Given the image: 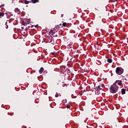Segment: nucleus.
<instances>
[{
	"label": "nucleus",
	"mask_w": 128,
	"mask_h": 128,
	"mask_svg": "<svg viewBox=\"0 0 128 128\" xmlns=\"http://www.w3.org/2000/svg\"><path fill=\"white\" fill-rule=\"evenodd\" d=\"M118 85H116V83H114L110 87V92L112 94H116V92H118Z\"/></svg>",
	"instance_id": "obj_1"
},
{
	"label": "nucleus",
	"mask_w": 128,
	"mask_h": 128,
	"mask_svg": "<svg viewBox=\"0 0 128 128\" xmlns=\"http://www.w3.org/2000/svg\"><path fill=\"white\" fill-rule=\"evenodd\" d=\"M116 74L120 76V74H124V69L122 68V67H117L116 70Z\"/></svg>",
	"instance_id": "obj_2"
},
{
	"label": "nucleus",
	"mask_w": 128,
	"mask_h": 128,
	"mask_svg": "<svg viewBox=\"0 0 128 128\" xmlns=\"http://www.w3.org/2000/svg\"><path fill=\"white\" fill-rule=\"evenodd\" d=\"M62 28V24H60V25H57L56 26L55 30H60Z\"/></svg>",
	"instance_id": "obj_3"
},
{
	"label": "nucleus",
	"mask_w": 128,
	"mask_h": 128,
	"mask_svg": "<svg viewBox=\"0 0 128 128\" xmlns=\"http://www.w3.org/2000/svg\"><path fill=\"white\" fill-rule=\"evenodd\" d=\"M114 84H118V86H122V80H116V82H114Z\"/></svg>",
	"instance_id": "obj_4"
},
{
	"label": "nucleus",
	"mask_w": 128,
	"mask_h": 128,
	"mask_svg": "<svg viewBox=\"0 0 128 128\" xmlns=\"http://www.w3.org/2000/svg\"><path fill=\"white\" fill-rule=\"evenodd\" d=\"M14 12H16L18 14H20V10L18 8H16Z\"/></svg>",
	"instance_id": "obj_5"
},
{
	"label": "nucleus",
	"mask_w": 128,
	"mask_h": 128,
	"mask_svg": "<svg viewBox=\"0 0 128 128\" xmlns=\"http://www.w3.org/2000/svg\"><path fill=\"white\" fill-rule=\"evenodd\" d=\"M95 90H102V88H100V86H98L95 88H94Z\"/></svg>",
	"instance_id": "obj_6"
},
{
	"label": "nucleus",
	"mask_w": 128,
	"mask_h": 128,
	"mask_svg": "<svg viewBox=\"0 0 128 128\" xmlns=\"http://www.w3.org/2000/svg\"><path fill=\"white\" fill-rule=\"evenodd\" d=\"M6 15L7 18H10V16H12V14L10 12H6Z\"/></svg>",
	"instance_id": "obj_7"
},
{
	"label": "nucleus",
	"mask_w": 128,
	"mask_h": 128,
	"mask_svg": "<svg viewBox=\"0 0 128 128\" xmlns=\"http://www.w3.org/2000/svg\"><path fill=\"white\" fill-rule=\"evenodd\" d=\"M39 2V0H31V2L32 4H36V2Z\"/></svg>",
	"instance_id": "obj_8"
},
{
	"label": "nucleus",
	"mask_w": 128,
	"mask_h": 128,
	"mask_svg": "<svg viewBox=\"0 0 128 128\" xmlns=\"http://www.w3.org/2000/svg\"><path fill=\"white\" fill-rule=\"evenodd\" d=\"M44 72V68L42 67L40 70H39V73L40 74H42V72Z\"/></svg>",
	"instance_id": "obj_9"
},
{
	"label": "nucleus",
	"mask_w": 128,
	"mask_h": 128,
	"mask_svg": "<svg viewBox=\"0 0 128 128\" xmlns=\"http://www.w3.org/2000/svg\"><path fill=\"white\" fill-rule=\"evenodd\" d=\"M4 13L2 12H0V18H2L4 17Z\"/></svg>",
	"instance_id": "obj_10"
},
{
	"label": "nucleus",
	"mask_w": 128,
	"mask_h": 128,
	"mask_svg": "<svg viewBox=\"0 0 128 128\" xmlns=\"http://www.w3.org/2000/svg\"><path fill=\"white\" fill-rule=\"evenodd\" d=\"M126 90L124 88L122 89V94H125Z\"/></svg>",
	"instance_id": "obj_11"
},
{
	"label": "nucleus",
	"mask_w": 128,
	"mask_h": 128,
	"mask_svg": "<svg viewBox=\"0 0 128 128\" xmlns=\"http://www.w3.org/2000/svg\"><path fill=\"white\" fill-rule=\"evenodd\" d=\"M30 2H32V1H28L26 0H25L24 2V4H28Z\"/></svg>",
	"instance_id": "obj_12"
},
{
	"label": "nucleus",
	"mask_w": 128,
	"mask_h": 128,
	"mask_svg": "<svg viewBox=\"0 0 128 128\" xmlns=\"http://www.w3.org/2000/svg\"><path fill=\"white\" fill-rule=\"evenodd\" d=\"M107 62H109L110 64L112 62V60L111 58H108L107 60Z\"/></svg>",
	"instance_id": "obj_13"
},
{
	"label": "nucleus",
	"mask_w": 128,
	"mask_h": 128,
	"mask_svg": "<svg viewBox=\"0 0 128 128\" xmlns=\"http://www.w3.org/2000/svg\"><path fill=\"white\" fill-rule=\"evenodd\" d=\"M95 94H100V92L99 90H95Z\"/></svg>",
	"instance_id": "obj_14"
},
{
	"label": "nucleus",
	"mask_w": 128,
	"mask_h": 128,
	"mask_svg": "<svg viewBox=\"0 0 128 128\" xmlns=\"http://www.w3.org/2000/svg\"><path fill=\"white\" fill-rule=\"evenodd\" d=\"M50 33L52 34V36L54 34V30H50Z\"/></svg>",
	"instance_id": "obj_15"
},
{
	"label": "nucleus",
	"mask_w": 128,
	"mask_h": 128,
	"mask_svg": "<svg viewBox=\"0 0 128 128\" xmlns=\"http://www.w3.org/2000/svg\"><path fill=\"white\" fill-rule=\"evenodd\" d=\"M22 26H26V22H24V21H22Z\"/></svg>",
	"instance_id": "obj_16"
},
{
	"label": "nucleus",
	"mask_w": 128,
	"mask_h": 128,
	"mask_svg": "<svg viewBox=\"0 0 128 128\" xmlns=\"http://www.w3.org/2000/svg\"><path fill=\"white\" fill-rule=\"evenodd\" d=\"M62 26H66V22H64L62 24Z\"/></svg>",
	"instance_id": "obj_17"
},
{
	"label": "nucleus",
	"mask_w": 128,
	"mask_h": 128,
	"mask_svg": "<svg viewBox=\"0 0 128 128\" xmlns=\"http://www.w3.org/2000/svg\"><path fill=\"white\" fill-rule=\"evenodd\" d=\"M30 20H27L26 21V24H30Z\"/></svg>",
	"instance_id": "obj_18"
},
{
	"label": "nucleus",
	"mask_w": 128,
	"mask_h": 128,
	"mask_svg": "<svg viewBox=\"0 0 128 128\" xmlns=\"http://www.w3.org/2000/svg\"><path fill=\"white\" fill-rule=\"evenodd\" d=\"M6 28H8V22H6Z\"/></svg>",
	"instance_id": "obj_19"
},
{
	"label": "nucleus",
	"mask_w": 128,
	"mask_h": 128,
	"mask_svg": "<svg viewBox=\"0 0 128 128\" xmlns=\"http://www.w3.org/2000/svg\"><path fill=\"white\" fill-rule=\"evenodd\" d=\"M64 86H68V84H64L62 85V86H63V88H64Z\"/></svg>",
	"instance_id": "obj_20"
},
{
	"label": "nucleus",
	"mask_w": 128,
	"mask_h": 128,
	"mask_svg": "<svg viewBox=\"0 0 128 128\" xmlns=\"http://www.w3.org/2000/svg\"><path fill=\"white\" fill-rule=\"evenodd\" d=\"M101 88H102L104 87V84H101V85L100 86Z\"/></svg>",
	"instance_id": "obj_21"
},
{
	"label": "nucleus",
	"mask_w": 128,
	"mask_h": 128,
	"mask_svg": "<svg viewBox=\"0 0 128 128\" xmlns=\"http://www.w3.org/2000/svg\"><path fill=\"white\" fill-rule=\"evenodd\" d=\"M55 96H56V98H58V92H56Z\"/></svg>",
	"instance_id": "obj_22"
},
{
	"label": "nucleus",
	"mask_w": 128,
	"mask_h": 128,
	"mask_svg": "<svg viewBox=\"0 0 128 128\" xmlns=\"http://www.w3.org/2000/svg\"><path fill=\"white\" fill-rule=\"evenodd\" d=\"M66 108H70V106L66 105Z\"/></svg>",
	"instance_id": "obj_23"
},
{
	"label": "nucleus",
	"mask_w": 128,
	"mask_h": 128,
	"mask_svg": "<svg viewBox=\"0 0 128 128\" xmlns=\"http://www.w3.org/2000/svg\"><path fill=\"white\" fill-rule=\"evenodd\" d=\"M4 6V4H2L0 6V8H2V6Z\"/></svg>",
	"instance_id": "obj_24"
},
{
	"label": "nucleus",
	"mask_w": 128,
	"mask_h": 128,
	"mask_svg": "<svg viewBox=\"0 0 128 128\" xmlns=\"http://www.w3.org/2000/svg\"><path fill=\"white\" fill-rule=\"evenodd\" d=\"M52 54H53V55L56 54V52H52Z\"/></svg>",
	"instance_id": "obj_25"
},
{
	"label": "nucleus",
	"mask_w": 128,
	"mask_h": 128,
	"mask_svg": "<svg viewBox=\"0 0 128 128\" xmlns=\"http://www.w3.org/2000/svg\"><path fill=\"white\" fill-rule=\"evenodd\" d=\"M62 16H64V14H61V18H62Z\"/></svg>",
	"instance_id": "obj_26"
},
{
	"label": "nucleus",
	"mask_w": 128,
	"mask_h": 128,
	"mask_svg": "<svg viewBox=\"0 0 128 128\" xmlns=\"http://www.w3.org/2000/svg\"><path fill=\"white\" fill-rule=\"evenodd\" d=\"M38 25L37 24L35 26V28H38Z\"/></svg>",
	"instance_id": "obj_27"
},
{
	"label": "nucleus",
	"mask_w": 128,
	"mask_h": 128,
	"mask_svg": "<svg viewBox=\"0 0 128 128\" xmlns=\"http://www.w3.org/2000/svg\"><path fill=\"white\" fill-rule=\"evenodd\" d=\"M60 96H62V95L60 94H58Z\"/></svg>",
	"instance_id": "obj_28"
},
{
	"label": "nucleus",
	"mask_w": 128,
	"mask_h": 128,
	"mask_svg": "<svg viewBox=\"0 0 128 128\" xmlns=\"http://www.w3.org/2000/svg\"><path fill=\"white\" fill-rule=\"evenodd\" d=\"M80 94H82V92L81 93H80Z\"/></svg>",
	"instance_id": "obj_29"
},
{
	"label": "nucleus",
	"mask_w": 128,
	"mask_h": 128,
	"mask_svg": "<svg viewBox=\"0 0 128 128\" xmlns=\"http://www.w3.org/2000/svg\"><path fill=\"white\" fill-rule=\"evenodd\" d=\"M126 90H127V92H128V88H127Z\"/></svg>",
	"instance_id": "obj_30"
},
{
	"label": "nucleus",
	"mask_w": 128,
	"mask_h": 128,
	"mask_svg": "<svg viewBox=\"0 0 128 128\" xmlns=\"http://www.w3.org/2000/svg\"><path fill=\"white\" fill-rule=\"evenodd\" d=\"M106 58H108V57H106Z\"/></svg>",
	"instance_id": "obj_31"
},
{
	"label": "nucleus",
	"mask_w": 128,
	"mask_h": 128,
	"mask_svg": "<svg viewBox=\"0 0 128 128\" xmlns=\"http://www.w3.org/2000/svg\"><path fill=\"white\" fill-rule=\"evenodd\" d=\"M116 2H117L118 0H115Z\"/></svg>",
	"instance_id": "obj_32"
},
{
	"label": "nucleus",
	"mask_w": 128,
	"mask_h": 128,
	"mask_svg": "<svg viewBox=\"0 0 128 128\" xmlns=\"http://www.w3.org/2000/svg\"><path fill=\"white\" fill-rule=\"evenodd\" d=\"M96 44H98V43L97 42V43H96Z\"/></svg>",
	"instance_id": "obj_33"
},
{
	"label": "nucleus",
	"mask_w": 128,
	"mask_h": 128,
	"mask_svg": "<svg viewBox=\"0 0 128 128\" xmlns=\"http://www.w3.org/2000/svg\"><path fill=\"white\" fill-rule=\"evenodd\" d=\"M127 2H128V0H127Z\"/></svg>",
	"instance_id": "obj_34"
}]
</instances>
